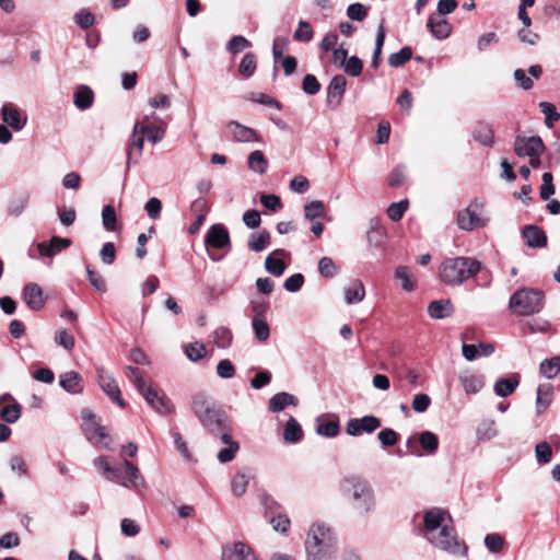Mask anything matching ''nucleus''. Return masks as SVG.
Returning <instances> with one entry per match:
<instances>
[{
  "instance_id": "1",
  "label": "nucleus",
  "mask_w": 560,
  "mask_h": 560,
  "mask_svg": "<svg viewBox=\"0 0 560 560\" xmlns=\"http://www.w3.org/2000/svg\"><path fill=\"white\" fill-rule=\"evenodd\" d=\"M192 410L202 427L209 433L220 436L222 443L225 444V447L218 453V460L220 463L231 462L240 450V445L232 440L226 413L203 394H197L194 397Z\"/></svg>"
},
{
  "instance_id": "2",
  "label": "nucleus",
  "mask_w": 560,
  "mask_h": 560,
  "mask_svg": "<svg viewBox=\"0 0 560 560\" xmlns=\"http://www.w3.org/2000/svg\"><path fill=\"white\" fill-rule=\"evenodd\" d=\"M339 486L341 493L358 514L366 516L374 511L376 505L374 490L365 478L349 475L340 480Z\"/></svg>"
},
{
  "instance_id": "3",
  "label": "nucleus",
  "mask_w": 560,
  "mask_h": 560,
  "mask_svg": "<svg viewBox=\"0 0 560 560\" xmlns=\"http://www.w3.org/2000/svg\"><path fill=\"white\" fill-rule=\"evenodd\" d=\"M306 560H332L337 552V540L330 526L314 523L305 540Z\"/></svg>"
},
{
  "instance_id": "4",
  "label": "nucleus",
  "mask_w": 560,
  "mask_h": 560,
  "mask_svg": "<svg viewBox=\"0 0 560 560\" xmlns=\"http://www.w3.org/2000/svg\"><path fill=\"white\" fill-rule=\"evenodd\" d=\"M482 268V264L472 257H448L439 267L441 281L451 287H458L467 279L476 276Z\"/></svg>"
},
{
  "instance_id": "5",
  "label": "nucleus",
  "mask_w": 560,
  "mask_h": 560,
  "mask_svg": "<svg viewBox=\"0 0 560 560\" xmlns=\"http://www.w3.org/2000/svg\"><path fill=\"white\" fill-rule=\"evenodd\" d=\"M544 293L535 289H521L509 301L510 310L520 316H529L544 307Z\"/></svg>"
},
{
  "instance_id": "6",
  "label": "nucleus",
  "mask_w": 560,
  "mask_h": 560,
  "mask_svg": "<svg viewBox=\"0 0 560 560\" xmlns=\"http://www.w3.org/2000/svg\"><path fill=\"white\" fill-rule=\"evenodd\" d=\"M107 480L136 491L144 487V480L139 469L126 459L115 466Z\"/></svg>"
},
{
  "instance_id": "7",
  "label": "nucleus",
  "mask_w": 560,
  "mask_h": 560,
  "mask_svg": "<svg viewBox=\"0 0 560 560\" xmlns=\"http://www.w3.org/2000/svg\"><path fill=\"white\" fill-rule=\"evenodd\" d=\"M81 417L83 420L81 427L85 438L97 446L109 448L108 434L106 433L105 428L97 422L96 416L92 410L83 409Z\"/></svg>"
},
{
  "instance_id": "8",
  "label": "nucleus",
  "mask_w": 560,
  "mask_h": 560,
  "mask_svg": "<svg viewBox=\"0 0 560 560\" xmlns=\"http://www.w3.org/2000/svg\"><path fill=\"white\" fill-rule=\"evenodd\" d=\"M483 205L477 200L471 201L467 208L457 212L456 222L460 230L472 231L486 225Z\"/></svg>"
},
{
  "instance_id": "9",
  "label": "nucleus",
  "mask_w": 560,
  "mask_h": 560,
  "mask_svg": "<svg viewBox=\"0 0 560 560\" xmlns=\"http://www.w3.org/2000/svg\"><path fill=\"white\" fill-rule=\"evenodd\" d=\"M138 393L144 398L147 404L161 415L173 411V405L163 390L152 384H144L138 389Z\"/></svg>"
},
{
  "instance_id": "10",
  "label": "nucleus",
  "mask_w": 560,
  "mask_h": 560,
  "mask_svg": "<svg viewBox=\"0 0 560 560\" xmlns=\"http://www.w3.org/2000/svg\"><path fill=\"white\" fill-rule=\"evenodd\" d=\"M446 516L447 513L439 508H433L427 511L423 515L424 537L433 546L442 545L440 541H438L435 533L439 530V528H441V526L447 525L445 523Z\"/></svg>"
},
{
  "instance_id": "11",
  "label": "nucleus",
  "mask_w": 560,
  "mask_h": 560,
  "mask_svg": "<svg viewBox=\"0 0 560 560\" xmlns=\"http://www.w3.org/2000/svg\"><path fill=\"white\" fill-rule=\"evenodd\" d=\"M435 537H438V541L442 544L441 546H435L436 548L452 555L464 556L466 553L467 549L465 545L458 540L455 529L452 526H441V528L436 530Z\"/></svg>"
},
{
  "instance_id": "12",
  "label": "nucleus",
  "mask_w": 560,
  "mask_h": 560,
  "mask_svg": "<svg viewBox=\"0 0 560 560\" xmlns=\"http://www.w3.org/2000/svg\"><path fill=\"white\" fill-rule=\"evenodd\" d=\"M381 419L373 416H363L362 418H351L346 424V433L350 436H359L363 433L371 434L381 427Z\"/></svg>"
},
{
  "instance_id": "13",
  "label": "nucleus",
  "mask_w": 560,
  "mask_h": 560,
  "mask_svg": "<svg viewBox=\"0 0 560 560\" xmlns=\"http://www.w3.org/2000/svg\"><path fill=\"white\" fill-rule=\"evenodd\" d=\"M544 150V142L538 136H517L515 138L514 151L520 158L541 155Z\"/></svg>"
},
{
  "instance_id": "14",
  "label": "nucleus",
  "mask_w": 560,
  "mask_h": 560,
  "mask_svg": "<svg viewBox=\"0 0 560 560\" xmlns=\"http://www.w3.org/2000/svg\"><path fill=\"white\" fill-rule=\"evenodd\" d=\"M0 116L3 122L14 131H21L27 122V116L11 102H5L2 104Z\"/></svg>"
},
{
  "instance_id": "15",
  "label": "nucleus",
  "mask_w": 560,
  "mask_h": 560,
  "mask_svg": "<svg viewBox=\"0 0 560 560\" xmlns=\"http://www.w3.org/2000/svg\"><path fill=\"white\" fill-rule=\"evenodd\" d=\"M222 560H258V558L249 545L235 541L223 548Z\"/></svg>"
},
{
  "instance_id": "16",
  "label": "nucleus",
  "mask_w": 560,
  "mask_h": 560,
  "mask_svg": "<svg viewBox=\"0 0 560 560\" xmlns=\"http://www.w3.org/2000/svg\"><path fill=\"white\" fill-rule=\"evenodd\" d=\"M97 382L104 393L109 397L113 402H116L119 407L125 408L126 402L120 397V389L114 377L106 373L104 370L98 371Z\"/></svg>"
},
{
  "instance_id": "17",
  "label": "nucleus",
  "mask_w": 560,
  "mask_h": 560,
  "mask_svg": "<svg viewBox=\"0 0 560 560\" xmlns=\"http://www.w3.org/2000/svg\"><path fill=\"white\" fill-rule=\"evenodd\" d=\"M135 132L147 136L152 143H159L163 140L166 132V124L163 120L155 122H135Z\"/></svg>"
},
{
  "instance_id": "18",
  "label": "nucleus",
  "mask_w": 560,
  "mask_h": 560,
  "mask_svg": "<svg viewBox=\"0 0 560 560\" xmlns=\"http://www.w3.org/2000/svg\"><path fill=\"white\" fill-rule=\"evenodd\" d=\"M21 405L10 394L0 396V417L8 423H15L21 417Z\"/></svg>"
},
{
  "instance_id": "19",
  "label": "nucleus",
  "mask_w": 560,
  "mask_h": 560,
  "mask_svg": "<svg viewBox=\"0 0 560 560\" xmlns=\"http://www.w3.org/2000/svg\"><path fill=\"white\" fill-rule=\"evenodd\" d=\"M347 81L343 75L338 74L335 75L328 88H327V96L326 103L328 106L336 108L340 105L342 96L346 92Z\"/></svg>"
},
{
  "instance_id": "20",
  "label": "nucleus",
  "mask_w": 560,
  "mask_h": 560,
  "mask_svg": "<svg viewBox=\"0 0 560 560\" xmlns=\"http://www.w3.org/2000/svg\"><path fill=\"white\" fill-rule=\"evenodd\" d=\"M233 139L237 142L249 143L260 142L261 137L250 127L244 126L238 121L232 120L226 125Z\"/></svg>"
},
{
  "instance_id": "21",
  "label": "nucleus",
  "mask_w": 560,
  "mask_h": 560,
  "mask_svg": "<svg viewBox=\"0 0 560 560\" xmlns=\"http://www.w3.org/2000/svg\"><path fill=\"white\" fill-rule=\"evenodd\" d=\"M23 300L32 311H39L45 306L42 288L37 283H27L23 289Z\"/></svg>"
},
{
  "instance_id": "22",
  "label": "nucleus",
  "mask_w": 560,
  "mask_h": 560,
  "mask_svg": "<svg viewBox=\"0 0 560 560\" xmlns=\"http://www.w3.org/2000/svg\"><path fill=\"white\" fill-rule=\"evenodd\" d=\"M144 147V135L140 132H135V127L132 128V133L127 148V168L136 165L139 159L142 155Z\"/></svg>"
},
{
  "instance_id": "23",
  "label": "nucleus",
  "mask_w": 560,
  "mask_h": 560,
  "mask_svg": "<svg viewBox=\"0 0 560 560\" xmlns=\"http://www.w3.org/2000/svg\"><path fill=\"white\" fill-rule=\"evenodd\" d=\"M206 244L213 248H223L230 245V236L228 230L220 224L212 225L207 232Z\"/></svg>"
},
{
  "instance_id": "24",
  "label": "nucleus",
  "mask_w": 560,
  "mask_h": 560,
  "mask_svg": "<svg viewBox=\"0 0 560 560\" xmlns=\"http://www.w3.org/2000/svg\"><path fill=\"white\" fill-rule=\"evenodd\" d=\"M459 382L466 394H477L483 387V376L471 371H463L458 375Z\"/></svg>"
},
{
  "instance_id": "25",
  "label": "nucleus",
  "mask_w": 560,
  "mask_h": 560,
  "mask_svg": "<svg viewBox=\"0 0 560 560\" xmlns=\"http://www.w3.org/2000/svg\"><path fill=\"white\" fill-rule=\"evenodd\" d=\"M428 27H429L431 34L438 39L447 38L452 32L451 23L446 19H444L435 13H433L429 16Z\"/></svg>"
},
{
  "instance_id": "26",
  "label": "nucleus",
  "mask_w": 560,
  "mask_h": 560,
  "mask_svg": "<svg viewBox=\"0 0 560 560\" xmlns=\"http://www.w3.org/2000/svg\"><path fill=\"white\" fill-rule=\"evenodd\" d=\"M387 237L386 229L381 224L380 220L372 219L370 228L366 232L368 243L371 247L383 248Z\"/></svg>"
},
{
  "instance_id": "27",
  "label": "nucleus",
  "mask_w": 560,
  "mask_h": 560,
  "mask_svg": "<svg viewBox=\"0 0 560 560\" xmlns=\"http://www.w3.org/2000/svg\"><path fill=\"white\" fill-rule=\"evenodd\" d=\"M70 245L71 241L69 238L52 236L49 243H39L37 245V249L42 256L52 257L62 249L68 248Z\"/></svg>"
},
{
  "instance_id": "28",
  "label": "nucleus",
  "mask_w": 560,
  "mask_h": 560,
  "mask_svg": "<svg viewBox=\"0 0 560 560\" xmlns=\"http://www.w3.org/2000/svg\"><path fill=\"white\" fill-rule=\"evenodd\" d=\"M94 102V93L88 85H79L73 93V104L80 110L89 109Z\"/></svg>"
},
{
  "instance_id": "29",
  "label": "nucleus",
  "mask_w": 560,
  "mask_h": 560,
  "mask_svg": "<svg viewBox=\"0 0 560 560\" xmlns=\"http://www.w3.org/2000/svg\"><path fill=\"white\" fill-rule=\"evenodd\" d=\"M82 377L75 371H68L60 375L59 384L60 386L68 393L78 394L81 393L82 387Z\"/></svg>"
},
{
  "instance_id": "30",
  "label": "nucleus",
  "mask_w": 560,
  "mask_h": 560,
  "mask_svg": "<svg viewBox=\"0 0 560 560\" xmlns=\"http://www.w3.org/2000/svg\"><path fill=\"white\" fill-rule=\"evenodd\" d=\"M454 306L450 300L433 301L428 306V313L431 318L442 319L453 314Z\"/></svg>"
},
{
  "instance_id": "31",
  "label": "nucleus",
  "mask_w": 560,
  "mask_h": 560,
  "mask_svg": "<svg viewBox=\"0 0 560 560\" xmlns=\"http://www.w3.org/2000/svg\"><path fill=\"white\" fill-rule=\"evenodd\" d=\"M340 432L338 419L328 420L325 416L317 418L316 433L325 438H336Z\"/></svg>"
},
{
  "instance_id": "32",
  "label": "nucleus",
  "mask_w": 560,
  "mask_h": 560,
  "mask_svg": "<svg viewBox=\"0 0 560 560\" xmlns=\"http://www.w3.org/2000/svg\"><path fill=\"white\" fill-rule=\"evenodd\" d=\"M298 398L289 393L281 392L273 395L269 400V409L272 412H279L283 410L287 406H298Z\"/></svg>"
},
{
  "instance_id": "33",
  "label": "nucleus",
  "mask_w": 560,
  "mask_h": 560,
  "mask_svg": "<svg viewBox=\"0 0 560 560\" xmlns=\"http://www.w3.org/2000/svg\"><path fill=\"white\" fill-rule=\"evenodd\" d=\"M277 255H287L284 249H276L267 256L265 260L266 270L275 277H280L285 271V264L282 259L277 258Z\"/></svg>"
},
{
  "instance_id": "34",
  "label": "nucleus",
  "mask_w": 560,
  "mask_h": 560,
  "mask_svg": "<svg viewBox=\"0 0 560 560\" xmlns=\"http://www.w3.org/2000/svg\"><path fill=\"white\" fill-rule=\"evenodd\" d=\"M523 237L529 247H542L546 245L547 237L545 232L535 225H528L523 230Z\"/></svg>"
},
{
  "instance_id": "35",
  "label": "nucleus",
  "mask_w": 560,
  "mask_h": 560,
  "mask_svg": "<svg viewBox=\"0 0 560 560\" xmlns=\"http://www.w3.org/2000/svg\"><path fill=\"white\" fill-rule=\"evenodd\" d=\"M345 301L347 304H357L363 301L365 296V289L360 280H352L348 287L345 288Z\"/></svg>"
},
{
  "instance_id": "36",
  "label": "nucleus",
  "mask_w": 560,
  "mask_h": 560,
  "mask_svg": "<svg viewBox=\"0 0 560 560\" xmlns=\"http://www.w3.org/2000/svg\"><path fill=\"white\" fill-rule=\"evenodd\" d=\"M553 387L551 384H540L537 387L536 413L541 415L551 404Z\"/></svg>"
},
{
  "instance_id": "37",
  "label": "nucleus",
  "mask_w": 560,
  "mask_h": 560,
  "mask_svg": "<svg viewBox=\"0 0 560 560\" xmlns=\"http://www.w3.org/2000/svg\"><path fill=\"white\" fill-rule=\"evenodd\" d=\"M30 201V195L26 191H21L13 195L8 203V212L13 217H19L26 209Z\"/></svg>"
},
{
  "instance_id": "38",
  "label": "nucleus",
  "mask_w": 560,
  "mask_h": 560,
  "mask_svg": "<svg viewBox=\"0 0 560 560\" xmlns=\"http://www.w3.org/2000/svg\"><path fill=\"white\" fill-rule=\"evenodd\" d=\"M472 138L486 147L494 144V131L488 124L479 122L472 131Z\"/></svg>"
},
{
  "instance_id": "39",
  "label": "nucleus",
  "mask_w": 560,
  "mask_h": 560,
  "mask_svg": "<svg viewBox=\"0 0 560 560\" xmlns=\"http://www.w3.org/2000/svg\"><path fill=\"white\" fill-rule=\"evenodd\" d=\"M268 164V160L260 150H255L248 155L247 166L254 173L259 175L265 174L267 172Z\"/></svg>"
},
{
  "instance_id": "40",
  "label": "nucleus",
  "mask_w": 560,
  "mask_h": 560,
  "mask_svg": "<svg viewBox=\"0 0 560 560\" xmlns=\"http://www.w3.org/2000/svg\"><path fill=\"white\" fill-rule=\"evenodd\" d=\"M518 383V375L510 378H499L494 384L493 390L499 397H508L515 392Z\"/></svg>"
},
{
  "instance_id": "41",
  "label": "nucleus",
  "mask_w": 560,
  "mask_h": 560,
  "mask_svg": "<svg viewBox=\"0 0 560 560\" xmlns=\"http://www.w3.org/2000/svg\"><path fill=\"white\" fill-rule=\"evenodd\" d=\"M302 438L303 431L301 429V425L293 417H290L285 423L283 431L284 441L287 443H298L302 440Z\"/></svg>"
},
{
  "instance_id": "42",
  "label": "nucleus",
  "mask_w": 560,
  "mask_h": 560,
  "mask_svg": "<svg viewBox=\"0 0 560 560\" xmlns=\"http://www.w3.org/2000/svg\"><path fill=\"white\" fill-rule=\"evenodd\" d=\"M270 244V233L268 231L254 232L248 238V248L255 253L262 252Z\"/></svg>"
},
{
  "instance_id": "43",
  "label": "nucleus",
  "mask_w": 560,
  "mask_h": 560,
  "mask_svg": "<svg viewBox=\"0 0 560 560\" xmlns=\"http://www.w3.org/2000/svg\"><path fill=\"white\" fill-rule=\"evenodd\" d=\"M539 371L548 380L556 377L560 372V355L545 359L539 365Z\"/></svg>"
},
{
  "instance_id": "44",
  "label": "nucleus",
  "mask_w": 560,
  "mask_h": 560,
  "mask_svg": "<svg viewBox=\"0 0 560 560\" xmlns=\"http://www.w3.org/2000/svg\"><path fill=\"white\" fill-rule=\"evenodd\" d=\"M250 475L245 471H238L231 481L232 492L235 497H242L246 490L250 479Z\"/></svg>"
},
{
  "instance_id": "45",
  "label": "nucleus",
  "mask_w": 560,
  "mask_h": 560,
  "mask_svg": "<svg viewBox=\"0 0 560 560\" xmlns=\"http://www.w3.org/2000/svg\"><path fill=\"white\" fill-rule=\"evenodd\" d=\"M419 443L423 451L429 455L434 454L439 448V439L436 434L431 431H422L419 434Z\"/></svg>"
},
{
  "instance_id": "46",
  "label": "nucleus",
  "mask_w": 560,
  "mask_h": 560,
  "mask_svg": "<svg viewBox=\"0 0 560 560\" xmlns=\"http://www.w3.org/2000/svg\"><path fill=\"white\" fill-rule=\"evenodd\" d=\"M233 339L232 331L226 327H219L213 331V343L221 349L231 346Z\"/></svg>"
},
{
  "instance_id": "47",
  "label": "nucleus",
  "mask_w": 560,
  "mask_h": 560,
  "mask_svg": "<svg viewBox=\"0 0 560 560\" xmlns=\"http://www.w3.org/2000/svg\"><path fill=\"white\" fill-rule=\"evenodd\" d=\"M314 37V31L306 21H299L298 28L293 33V39L296 42L308 43Z\"/></svg>"
},
{
  "instance_id": "48",
  "label": "nucleus",
  "mask_w": 560,
  "mask_h": 560,
  "mask_svg": "<svg viewBox=\"0 0 560 560\" xmlns=\"http://www.w3.org/2000/svg\"><path fill=\"white\" fill-rule=\"evenodd\" d=\"M539 107L545 115V124L548 128H552L555 122L560 119V114L557 112L556 106L549 102H540Z\"/></svg>"
},
{
  "instance_id": "49",
  "label": "nucleus",
  "mask_w": 560,
  "mask_h": 560,
  "mask_svg": "<svg viewBox=\"0 0 560 560\" xmlns=\"http://www.w3.org/2000/svg\"><path fill=\"white\" fill-rule=\"evenodd\" d=\"M256 70V58L253 52H246L244 57L242 58L240 66H238V72L244 78H249L254 74Z\"/></svg>"
},
{
  "instance_id": "50",
  "label": "nucleus",
  "mask_w": 560,
  "mask_h": 560,
  "mask_svg": "<svg viewBox=\"0 0 560 560\" xmlns=\"http://www.w3.org/2000/svg\"><path fill=\"white\" fill-rule=\"evenodd\" d=\"M252 326L257 340L266 341L269 338L270 329L264 317H253Z\"/></svg>"
},
{
  "instance_id": "51",
  "label": "nucleus",
  "mask_w": 560,
  "mask_h": 560,
  "mask_svg": "<svg viewBox=\"0 0 560 560\" xmlns=\"http://www.w3.org/2000/svg\"><path fill=\"white\" fill-rule=\"evenodd\" d=\"M395 278L398 279L401 283V289L410 292L415 289V281L411 279V275L409 272L408 267L399 266L395 270Z\"/></svg>"
},
{
  "instance_id": "52",
  "label": "nucleus",
  "mask_w": 560,
  "mask_h": 560,
  "mask_svg": "<svg viewBox=\"0 0 560 560\" xmlns=\"http://www.w3.org/2000/svg\"><path fill=\"white\" fill-rule=\"evenodd\" d=\"M412 58V50L410 47H402L398 52H394L388 57V63L393 68H398L405 65Z\"/></svg>"
},
{
  "instance_id": "53",
  "label": "nucleus",
  "mask_w": 560,
  "mask_h": 560,
  "mask_svg": "<svg viewBox=\"0 0 560 560\" xmlns=\"http://www.w3.org/2000/svg\"><path fill=\"white\" fill-rule=\"evenodd\" d=\"M325 214L324 203L320 200H314L304 206V217L308 221L322 218Z\"/></svg>"
},
{
  "instance_id": "54",
  "label": "nucleus",
  "mask_w": 560,
  "mask_h": 560,
  "mask_svg": "<svg viewBox=\"0 0 560 560\" xmlns=\"http://www.w3.org/2000/svg\"><path fill=\"white\" fill-rule=\"evenodd\" d=\"M102 223L106 231H115L117 225V215L113 206L107 205L102 210Z\"/></svg>"
},
{
  "instance_id": "55",
  "label": "nucleus",
  "mask_w": 560,
  "mask_h": 560,
  "mask_svg": "<svg viewBox=\"0 0 560 560\" xmlns=\"http://www.w3.org/2000/svg\"><path fill=\"white\" fill-rule=\"evenodd\" d=\"M377 440L384 447H390L397 444L399 434L390 428H385L377 433Z\"/></svg>"
},
{
  "instance_id": "56",
  "label": "nucleus",
  "mask_w": 560,
  "mask_h": 560,
  "mask_svg": "<svg viewBox=\"0 0 560 560\" xmlns=\"http://www.w3.org/2000/svg\"><path fill=\"white\" fill-rule=\"evenodd\" d=\"M250 46L249 40L242 36H233L226 44V50L231 54H238Z\"/></svg>"
},
{
  "instance_id": "57",
  "label": "nucleus",
  "mask_w": 560,
  "mask_h": 560,
  "mask_svg": "<svg viewBox=\"0 0 560 560\" xmlns=\"http://www.w3.org/2000/svg\"><path fill=\"white\" fill-rule=\"evenodd\" d=\"M318 271L325 278H332L338 273V268L330 257H322L318 261Z\"/></svg>"
},
{
  "instance_id": "58",
  "label": "nucleus",
  "mask_w": 560,
  "mask_h": 560,
  "mask_svg": "<svg viewBox=\"0 0 560 560\" xmlns=\"http://www.w3.org/2000/svg\"><path fill=\"white\" fill-rule=\"evenodd\" d=\"M407 209H408V200L393 202L387 208V215L392 221L397 222V221L401 220V218L404 217V213L407 211Z\"/></svg>"
},
{
  "instance_id": "59",
  "label": "nucleus",
  "mask_w": 560,
  "mask_h": 560,
  "mask_svg": "<svg viewBox=\"0 0 560 560\" xmlns=\"http://www.w3.org/2000/svg\"><path fill=\"white\" fill-rule=\"evenodd\" d=\"M497 435L494 421H485L477 429V438L480 441H488Z\"/></svg>"
},
{
  "instance_id": "60",
  "label": "nucleus",
  "mask_w": 560,
  "mask_h": 560,
  "mask_svg": "<svg viewBox=\"0 0 560 560\" xmlns=\"http://www.w3.org/2000/svg\"><path fill=\"white\" fill-rule=\"evenodd\" d=\"M185 354L190 361H199L206 355V347L200 342H191L186 346Z\"/></svg>"
},
{
  "instance_id": "61",
  "label": "nucleus",
  "mask_w": 560,
  "mask_h": 560,
  "mask_svg": "<svg viewBox=\"0 0 560 560\" xmlns=\"http://www.w3.org/2000/svg\"><path fill=\"white\" fill-rule=\"evenodd\" d=\"M55 341L58 346L70 351L74 348V337L69 334L66 329H59L55 334Z\"/></svg>"
},
{
  "instance_id": "62",
  "label": "nucleus",
  "mask_w": 560,
  "mask_h": 560,
  "mask_svg": "<svg viewBox=\"0 0 560 560\" xmlns=\"http://www.w3.org/2000/svg\"><path fill=\"white\" fill-rule=\"evenodd\" d=\"M536 459L539 464H548L552 458V451L547 442H540L535 447Z\"/></svg>"
},
{
  "instance_id": "63",
  "label": "nucleus",
  "mask_w": 560,
  "mask_h": 560,
  "mask_svg": "<svg viewBox=\"0 0 560 560\" xmlns=\"http://www.w3.org/2000/svg\"><path fill=\"white\" fill-rule=\"evenodd\" d=\"M345 72L351 77H359L362 72L363 62L357 56L348 57L345 66L342 67Z\"/></svg>"
},
{
  "instance_id": "64",
  "label": "nucleus",
  "mask_w": 560,
  "mask_h": 560,
  "mask_svg": "<svg viewBox=\"0 0 560 560\" xmlns=\"http://www.w3.org/2000/svg\"><path fill=\"white\" fill-rule=\"evenodd\" d=\"M144 210L150 219L158 220L161 217L162 211L161 200L156 197L150 198L144 205Z\"/></svg>"
}]
</instances>
